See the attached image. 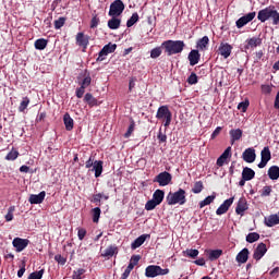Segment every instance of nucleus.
I'll return each instance as SVG.
<instances>
[{"label":"nucleus","mask_w":279,"mask_h":279,"mask_svg":"<svg viewBox=\"0 0 279 279\" xmlns=\"http://www.w3.org/2000/svg\"><path fill=\"white\" fill-rule=\"evenodd\" d=\"M184 47H186L184 40L168 39L162 41L163 53L168 58H171V56H178L179 53H182V51H184Z\"/></svg>","instance_id":"obj_1"},{"label":"nucleus","mask_w":279,"mask_h":279,"mask_svg":"<svg viewBox=\"0 0 279 279\" xmlns=\"http://www.w3.org/2000/svg\"><path fill=\"white\" fill-rule=\"evenodd\" d=\"M166 202L168 206H175V204L184 206L186 204V191L179 189L177 192H169Z\"/></svg>","instance_id":"obj_2"},{"label":"nucleus","mask_w":279,"mask_h":279,"mask_svg":"<svg viewBox=\"0 0 279 279\" xmlns=\"http://www.w3.org/2000/svg\"><path fill=\"white\" fill-rule=\"evenodd\" d=\"M156 119L163 121L165 128H169L173 119V113H171V110H169V106H160L157 110Z\"/></svg>","instance_id":"obj_3"},{"label":"nucleus","mask_w":279,"mask_h":279,"mask_svg":"<svg viewBox=\"0 0 279 279\" xmlns=\"http://www.w3.org/2000/svg\"><path fill=\"white\" fill-rule=\"evenodd\" d=\"M169 274V268L162 269L160 266L150 265L145 269L146 278H156L158 276H167Z\"/></svg>","instance_id":"obj_4"},{"label":"nucleus","mask_w":279,"mask_h":279,"mask_svg":"<svg viewBox=\"0 0 279 279\" xmlns=\"http://www.w3.org/2000/svg\"><path fill=\"white\" fill-rule=\"evenodd\" d=\"M93 169L90 171H95V178H100L101 173H104V161L101 160H93V157H89V159L85 162L86 169Z\"/></svg>","instance_id":"obj_5"},{"label":"nucleus","mask_w":279,"mask_h":279,"mask_svg":"<svg viewBox=\"0 0 279 279\" xmlns=\"http://www.w3.org/2000/svg\"><path fill=\"white\" fill-rule=\"evenodd\" d=\"M114 51H117V44L109 43L105 45L99 51L96 62H104V60H106V57L110 53H114Z\"/></svg>","instance_id":"obj_6"},{"label":"nucleus","mask_w":279,"mask_h":279,"mask_svg":"<svg viewBox=\"0 0 279 279\" xmlns=\"http://www.w3.org/2000/svg\"><path fill=\"white\" fill-rule=\"evenodd\" d=\"M125 10V4L121 0H114L110 4L109 16H121Z\"/></svg>","instance_id":"obj_7"},{"label":"nucleus","mask_w":279,"mask_h":279,"mask_svg":"<svg viewBox=\"0 0 279 279\" xmlns=\"http://www.w3.org/2000/svg\"><path fill=\"white\" fill-rule=\"evenodd\" d=\"M173 180V177L168 171L160 172L155 177L153 182H157L159 186H169L171 184V181Z\"/></svg>","instance_id":"obj_8"},{"label":"nucleus","mask_w":279,"mask_h":279,"mask_svg":"<svg viewBox=\"0 0 279 279\" xmlns=\"http://www.w3.org/2000/svg\"><path fill=\"white\" fill-rule=\"evenodd\" d=\"M269 160H271V150H269V146H266L260 151V162L257 165L258 169H265Z\"/></svg>","instance_id":"obj_9"},{"label":"nucleus","mask_w":279,"mask_h":279,"mask_svg":"<svg viewBox=\"0 0 279 279\" xmlns=\"http://www.w3.org/2000/svg\"><path fill=\"white\" fill-rule=\"evenodd\" d=\"M250 209V205L247 204V198L245 196H241L236 203L235 214L243 217L245 215V210Z\"/></svg>","instance_id":"obj_10"},{"label":"nucleus","mask_w":279,"mask_h":279,"mask_svg":"<svg viewBox=\"0 0 279 279\" xmlns=\"http://www.w3.org/2000/svg\"><path fill=\"white\" fill-rule=\"evenodd\" d=\"M254 19H256V12L247 13V14L243 15L242 17H240L235 22V25H236L238 29H241L242 27H245V25H247V23H252V21H254Z\"/></svg>","instance_id":"obj_11"},{"label":"nucleus","mask_w":279,"mask_h":279,"mask_svg":"<svg viewBox=\"0 0 279 279\" xmlns=\"http://www.w3.org/2000/svg\"><path fill=\"white\" fill-rule=\"evenodd\" d=\"M232 204H234V196L226 199L216 210V215L221 216V215H226V213H228V210H230V206H232Z\"/></svg>","instance_id":"obj_12"},{"label":"nucleus","mask_w":279,"mask_h":279,"mask_svg":"<svg viewBox=\"0 0 279 279\" xmlns=\"http://www.w3.org/2000/svg\"><path fill=\"white\" fill-rule=\"evenodd\" d=\"M90 37L88 35H84V33H77L76 34V45L78 47L83 48V51H86L88 49Z\"/></svg>","instance_id":"obj_13"},{"label":"nucleus","mask_w":279,"mask_h":279,"mask_svg":"<svg viewBox=\"0 0 279 279\" xmlns=\"http://www.w3.org/2000/svg\"><path fill=\"white\" fill-rule=\"evenodd\" d=\"M13 247H15V252H23L29 245V240L22 239V238H15L12 241Z\"/></svg>","instance_id":"obj_14"},{"label":"nucleus","mask_w":279,"mask_h":279,"mask_svg":"<svg viewBox=\"0 0 279 279\" xmlns=\"http://www.w3.org/2000/svg\"><path fill=\"white\" fill-rule=\"evenodd\" d=\"M265 254H267V244L262 242L255 248V251L253 253V258L255 260H260V258H263V256H265Z\"/></svg>","instance_id":"obj_15"},{"label":"nucleus","mask_w":279,"mask_h":279,"mask_svg":"<svg viewBox=\"0 0 279 279\" xmlns=\"http://www.w3.org/2000/svg\"><path fill=\"white\" fill-rule=\"evenodd\" d=\"M187 60L191 66H195V64H199V60H202V54L199 53V50L197 49L191 50L187 56Z\"/></svg>","instance_id":"obj_16"},{"label":"nucleus","mask_w":279,"mask_h":279,"mask_svg":"<svg viewBox=\"0 0 279 279\" xmlns=\"http://www.w3.org/2000/svg\"><path fill=\"white\" fill-rule=\"evenodd\" d=\"M242 158L244 162H248V163L254 162V160H256V149L246 148L242 154Z\"/></svg>","instance_id":"obj_17"},{"label":"nucleus","mask_w":279,"mask_h":279,"mask_svg":"<svg viewBox=\"0 0 279 279\" xmlns=\"http://www.w3.org/2000/svg\"><path fill=\"white\" fill-rule=\"evenodd\" d=\"M218 51L222 56V58H225V60H228V57L232 54V45L228 43H221Z\"/></svg>","instance_id":"obj_18"},{"label":"nucleus","mask_w":279,"mask_h":279,"mask_svg":"<svg viewBox=\"0 0 279 279\" xmlns=\"http://www.w3.org/2000/svg\"><path fill=\"white\" fill-rule=\"evenodd\" d=\"M263 45V39L260 37H252L246 39V45L244 49H256V47H260Z\"/></svg>","instance_id":"obj_19"},{"label":"nucleus","mask_w":279,"mask_h":279,"mask_svg":"<svg viewBox=\"0 0 279 279\" xmlns=\"http://www.w3.org/2000/svg\"><path fill=\"white\" fill-rule=\"evenodd\" d=\"M229 135H230V141H231V145H234V143H236V141H241V138H243V130L241 129H232L229 131Z\"/></svg>","instance_id":"obj_20"},{"label":"nucleus","mask_w":279,"mask_h":279,"mask_svg":"<svg viewBox=\"0 0 279 279\" xmlns=\"http://www.w3.org/2000/svg\"><path fill=\"white\" fill-rule=\"evenodd\" d=\"M147 239H151L150 234H142L137 239H135L131 244V250H138Z\"/></svg>","instance_id":"obj_21"},{"label":"nucleus","mask_w":279,"mask_h":279,"mask_svg":"<svg viewBox=\"0 0 279 279\" xmlns=\"http://www.w3.org/2000/svg\"><path fill=\"white\" fill-rule=\"evenodd\" d=\"M47 193L41 191L39 194H32L28 198L29 204H43L45 202V197Z\"/></svg>","instance_id":"obj_22"},{"label":"nucleus","mask_w":279,"mask_h":279,"mask_svg":"<svg viewBox=\"0 0 279 279\" xmlns=\"http://www.w3.org/2000/svg\"><path fill=\"white\" fill-rule=\"evenodd\" d=\"M274 9L266 8L258 12L257 19L260 21V23H265L266 21H269L271 19V12Z\"/></svg>","instance_id":"obj_23"},{"label":"nucleus","mask_w":279,"mask_h":279,"mask_svg":"<svg viewBox=\"0 0 279 279\" xmlns=\"http://www.w3.org/2000/svg\"><path fill=\"white\" fill-rule=\"evenodd\" d=\"M250 258V250L248 248H243L240 251L235 257L236 263H240L241 265L247 263Z\"/></svg>","instance_id":"obj_24"},{"label":"nucleus","mask_w":279,"mask_h":279,"mask_svg":"<svg viewBox=\"0 0 279 279\" xmlns=\"http://www.w3.org/2000/svg\"><path fill=\"white\" fill-rule=\"evenodd\" d=\"M264 223H265V226H267V228H274V226H278V223H279L278 214H272V215L268 216L267 218H265Z\"/></svg>","instance_id":"obj_25"},{"label":"nucleus","mask_w":279,"mask_h":279,"mask_svg":"<svg viewBox=\"0 0 279 279\" xmlns=\"http://www.w3.org/2000/svg\"><path fill=\"white\" fill-rule=\"evenodd\" d=\"M210 43V39L208 36H204L203 38L198 39L196 43V48L198 51H206L208 49V44Z\"/></svg>","instance_id":"obj_26"},{"label":"nucleus","mask_w":279,"mask_h":279,"mask_svg":"<svg viewBox=\"0 0 279 279\" xmlns=\"http://www.w3.org/2000/svg\"><path fill=\"white\" fill-rule=\"evenodd\" d=\"M63 123H64L65 130L68 132H71V130H73V128L75 125V122L73 121V118H71V114H69V112L64 113Z\"/></svg>","instance_id":"obj_27"},{"label":"nucleus","mask_w":279,"mask_h":279,"mask_svg":"<svg viewBox=\"0 0 279 279\" xmlns=\"http://www.w3.org/2000/svg\"><path fill=\"white\" fill-rule=\"evenodd\" d=\"M221 256H223V250H221V248L210 250L208 252V258L211 262L219 260V258H221Z\"/></svg>","instance_id":"obj_28"},{"label":"nucleus","mask_w":279,"mask_h":279,"mask_svg":"<svg viewBox=\"0 0 279 279\" xmlns=\"http://www.w3.org/2000/svg\"><path fill=\"white\" fill-rule=\"evenodd\" d=\"M255 175H256V172L252 168H248V167L243 168L242 178L244 180H247L250 182V180H254Z\"/></svg>","instance_id":"obj_29"},{"label":"nucleus","mask_w":279,"mask_h":279,"mask_svg":"<svg viewBox=\"0 0 279 279\" xmlns=\"http://www.w3.org/2000/svg\"><path fill=\"white\" fill-rule=\"evenodd\" d=\"M114 254H119V248L114 245H110L109 247H107L104 251L101 256H104L105 258H110V257L114 256Z\"/></svg>","instance_id":"obj_30"},{"label":"nucleus","mask_w":279,"mask_h":279,"mask_svg":"<svg viewBox=\"0 0 279 279\" xmlns=\"http://www.w3.org/2000/svg\"><path fill=\"white\" fill-rule=\"evenodd\" d=\"M165 199V191L156 190L153 194V201L156 202L158 205L162 204Z\"/></svg>","instance_id":"obj_31"},{"label":"nucleus","mask_w":279,"mask_h":279,"mask_svg":"<svg viewBox=\"0 0 279 279\" xmlns=\"http://www.w3.org/2000/svg\"><path fill=\"white\" fill-rule=\"evenodd\" d=\"M108 27L109 29H119L121 27V19L112 16V19L108 21Z\"/></svg>","instance_id":"obj_32"},{"label":"nucleus","mask_w":279,"mask_h":279,"mask_svg":"<svg viewBox=\"0 0 279 279\" xmlns=\"http://www.w3.org/2000/svg\"><path fill=\"white\" fill-rule=\"evenodd\" d=\"M268 178L270 180H278L279 179V167L278 166H271L268 169Z\"/></svg>","instance_id":"obj_33"},{"label":"nucleus","mask_w":279,"mask_h":279,"mask_svg":"<svg viewBox=\"0 0 279 279\" xmlns=\"http://www.w3.org/2000/svg\"><path fill=\"white\" fill-rule=\"evenodd\" d=\"M162 51H165V48H162V43L160 46L153 48L150 50V58L153 60H156V58H160V56H162Z\"/></svg>","instance_id":"obj_34"},{"label":"nucleus","mask_w":279,"mask_h":279,"mask_svg":"<svg viewBox=\"0 0 279 279\" xmlns=\"http://www.w3.org/2000/svg\"><path fill=\"white\" fill-rule=\"evenodd\" d=\"M48 40L45 38L37 39L35 41V49L38 51H44V49H47Z\"/></svg>","instance_id":"obj_35"},{"label":"nucleus","mask_w":279,"mask_h":279,"mask_svg":"<svg viewBox=\"0 0 279 279\" xmlns=\"http://www.w3.org/2000/svg\"><path fill=\"white\" fill-rule=\"evenodd\" d=\"M217 196L215 194L207 196L204 201H201L198 206L199 208H204L205 206H210L215 202Z\"/></svg>","instance_id":"obj_36"},{"label":"nucleus","mask_w":279,"mask_h":279,"mask_svg":"<svg viewBox=\"0 0 279 279\" xmlns=\"http://www.w3.org/2000/svg\"><path fill=\"white\" fill-rule=\"evenodd\" d=\"M101 199L108 201V199H110V196H109L108 194L105 195L104 193L94 194L92 202H93L94 204H101Z\"/></svg>","instance_id":"obj_37"},{"label":"nucleus","mask_w":279,"mask_h":279,"mask_svg":"<svg viewBox=\"0 0 279 279\" xmlns=\"http://www.w3.org/2000/svg\"><path fill=\"white\" fill-rule=\"evenodd\" d=\"M84 101L88 104L90 108H93V106H97V98H95L90 93L85 94Z\"/></svg>","instance_id":"obj_38"},{"label":"nucleus","mask_w":279,"mask_h":279,"mask_svg":"<svg viewBox=\"0 0 279 279\" xmlns=\"http://www.w3.org/2000/svg\"><path fill=\"white\" fill-rule=\"evenodd\" d=\"M260 239V234L258 232H251L246 235V243H256Z\"/></svg>","instance_id":"obj_39"},{"label":"nucleus","mask_w":279,"mask_h":279,"mask_svg":"<svg viewBox=\"0 0 279 279\" xmlns=\"http://www.w3.org/2000/svg\"><path fill=\"white\" fill-rule=\"evenodd\" d=\"M93 222L99 223V217H101V208L95 207L92 209Z\"/></svg>","instance_id":"obj_40"},{"label":"nucleus","mask_w":279,"mask_h":279,"mask_svg":"<svg viewBox=\"0 0 279 279\" xmlns=\"http://www.w3.org/2000/svg\"><path fill=\"white\" fill-rule=\"evenodd\" d=\"M202 191H204V182L202 181H196L194 183V186L192 189V193H194L195 195L202 193Z\"/></svg>","instance_id":"obj_41"},{"label":"nucleus","mask_w":279,"mask_h":279,"mask_svg":"<svg viewBox=\"0 0 279 279\" xmlns=\"http://www.w3.org/2000/svg\"><path fill=\"white\" fill-rule=\"evenodd\" d=\"M134 128H136V122H134V119L130 120V125L128 131L124 134V138H130L134 132Z\"/></svg>","instance_id":"obj_42"},{"label":"nucleus","mask_w":279,"mask_h":279,"mask_svg":"<svg viewBox=\"0 0 279 279\" xmlns=\"http://www.w3.org/2000/svg\"><path fill=\"white\" fill-rule=\"evenodd\" d=\"M184 256H189V258H197L199 256V251L196 248H187L186 251H183Z\"/></svg>","instance_id":"obj_43"},{"label":"nucleus","mask_w":279,"mask_h":279,"mask_svg":"<svg viewBox=\"0 0 279 279\" xmlns=\"http://www.w3.org/2000/svg\"><path fill=\"white\" fill-rule=\"evenodd\" d=\"M43 276H45V268L29 274L27 279H43Z\"/></svg>","instance_id":"obj_44"},{"label":"nucleus","mask_w":279,"mask_h":279,"mask_svg":"<svg viewBox=\"0 0 279 279\" xmlns=\"http://www.w3.org/2000/svg\"><path fill=\"white\" fill-rule=\"evenodd\" d=\"M138 13H133L126 22V27H133V25H136V23H138Z\"/></svg>","instance_id":"obj_45"},{"label":"nucleus","mask_w":279,"mask_h":279,"mask_svg":"<svg viewBox=\"0 0 279 279\" xmlns=\"http://www.w3.org/2000/svg\"><path fill=\"white\" fill-rule=\"evenodd\" d=\"M27 106H29V98L24 97L19 106V112H25V110H27Z\"/></svg>","instance_id":"obj_46"},{"label":"nucleus","mask_w":279,"mask_h":279,"mask_svg":"<svg viewBox=\"0 0 279 279\" xmlns=\"http://www.w3.org/2000/svg\"><path fill=\"white\" fill-rule=\"evenodd\" d=\"M85 274H86V269L78 268L73 271L72 279H82V276H84Z\"/></svg>","instance_id":"obj_47"},{"label":"nucleus","mask_w":279,"mask_h":279,"mask_svg":"<svg viewBox=\"0 0 279 279\" xmlns=\"http://www.w3.org/2000/svg\"><path fill=\"white\" fill-rule=\"evenodd\" d=\"M64 23H66V17H59L54 21V29H62V27H64Z\"/></svg>","instance_id":"obj_48"},{"label":"nucleus","mask_w":279,"mask_h":279,"mask_svg":"<svg viewBox=\"0 0 279 279\" xmlns=\"http://www.w3.org/2000/svg\"><path fill=\"white\" fill-rule=\"evenodd\" d=\"M99 23H101V21L99 20V16L94 15L90 20V25H89L90 29L97 28L99 26Z\"/></svg>","instance_id":"obj_49"},{"label":"nucleus","mask_w":279,"mask_h":279,"mask_svg":"<svg viewBox=\"0 0 279 279\" xmlns=\"http://www.w3.org/2000/svg\"><path fill=\"white\" fill-rule=\"evenodd\" d=\"M197 82H198L197 74L195 72H192L191 75L187 77V84L193 86L197 84Z\"/></svg>","instance_id":"obj_50"},{"label":"nucleus","mask_w":279,"mask_h":279,"mask_svg":"<svg viewBox=\"0 0 279 279\" xmlns=\"http://www.w3.org/2000/svg\"><path fill=\"white\" fill-rule=\"evenodd\" d=\"M14 206L9 207L8 214L4 216L5 221H12L14 219Z\"/></svg>","instance_id":"obj_51"},{"label":"nucleus","mask_w":279,"mask_h":279,"mask_svg":"<svg viewBox=\"0 0 279 279\" xmlns=\"http://www.w3.org/2000/svg\"><path fill=\"white\" fill-rule=\"evenodd\" d=\"M156 206H159L156 201L150 199L145 204V210H154Z\"/></svg>","instance_id":"obj_52"},{"label":"nucleus","mask_w":279,"mask_h":279,"mask_svg":"<svg viewBox=\"0 0 279 279\" xmlns=\"http://www.w3.org/2000/svg\"><path fill=\"white\" fill-rule=\"evenodd\" d=\"M271 195V185H266L260 192V197H269Z\"/></svg>","instance_id":"obj_53"},{"label":"nucleus","mask_w":279,"mask_h":279,"mask_svg":"<svg viewBox=\"0 0 279 279\" xmlns=\"http://www.w3.org/2000/svg\"><path fill=\"white\" fill-rule=\"evenodd\" d=\"M247 108H250V100L242 101L238 105V110L242 112H247Z\"/></svg>","instance_id":"obj_54"},{"label":"nucleus","mask_w":279,"mask_h":279,"mask_svg":"<svg viewBox=\"0 0 279 279\" xmlns=\"http://www.w3.org/2000/svg\"><path fill=\"white\" fill-rule=\"evenodd\" d=\"M270 19H272V25H279V13L277 10L272 9Z\"/></svg>","instance_id":"obj_55"},{"label":"nucleus","mask_w":279,"mask_h":279,"mask_svg":"<svg viewBox=\"0 0 279 279\" xmlns=\"http://www.w3.org/2000/svg\"><path fill=\"white\" fill-rule=\"evenodd\" d=\"M19 158L17 150H11L7 156L5 160H16Z\"/></svg>","instance_id":"obj_56"},{"label":"nucleus","mask_w":279,"mask_h":279,"mask_svg":"<svg viewBox=\"0 0 279 279\" xmlns=\"http://www.w3.org/2000/svg\"><path fill=\"white\" fill-rule=\"evenodd\" d=\"M93 78L90 77V75L88 74L87 76H85L81 83V86H83V88H88V85L92 84Z\"/></svg>","instance_id":"obj_57"},{"label":"nucleus","mask_w":279,"mask_h":279,"mask_svg":"<svg viewBox=\"0 0 279 279\" xmlns=\"http://www.w3.org/2000/svg\"><path fill=\"white\" fill-rule=\"evenodd\" d=\"M54 260L59 264V265H66V258L60 254L54 256Z\"/></svg>","instance_id":"obj_58"},{"label":"nucleus","mask_w":279,"mask_h":279,"mask_svg":"<svg viewBox=\"0 0 279 279\" xmlns=\"http://www.w3.org/2000/svg\"><path fill=\"white\" fill-rule=\"evenodd\" d=\"M84 93H86V87L82 86L76 89L77 99H82L84 97Z\"/></svg>","instance_id":"obj_59"},{"label":"nucleus","mask_w":279,"mask_h":279,"mask_svg":"<svg viewBox=\"0 0 279 279\" xmlns=\"http://www.w3.org/2000/svg\"><path fill=\"white\" fill-rule=\"evenodd\" d=\"M157 138L159 143H167V134L162 133V130H159Z\"/></svg>","instance_id":"obj_60"},{"label":"nucleus","mask_w":279,"mask_h":279,"mask_svg":"<svg viewBox=\"0 0 279 279\" xmlns=\"http://www.w3.org/2000/svg\"><path fill=\"white\" fill-rule=\"evenodd\" d=\"M77 236L80 241H84V238L86 236V229L80 228L77 231Z\"/></svg>","instance_id":"obj_61"},{"label":"nucleus","mask_w":279,"mask_h":279,"mask_svg":"<svg viewBox=\"0 0 279 279\" xmlns=\"http://www.w3.org/2000/svg\"><path fill=\"white\" fill-rule=\"evenodd\" d=\"M221 130H223V128L217 126V128L215 129V131L211 133V140L217 138V136H219V134H221Z\"/></svg>","instance_id":"obj_62"},{"label":"nucleus","mask_w":279,"mask_h":279,"mask_svg":"<svg viewBox=\"0 0 279 279\" xmlns=\"http://www.w3.org/2000/svg\"><path fill=\"white\" fill-rule=\"evenodd\" d=\"M262 93L269 95L271 93V85H262Z\"/></svg>","instance_id":"obj_63"},{"label":"nucleus","mask_w":279,"mask_h":279,"mask_svg":"<svg viewBox=\"0 0 279 279\" xmlns=\"http://www.w3.org/2000/svg\"><path fill=\"white\" fill-rule=\"evenodd\" d=\"M138 260H141V255H133L131 257L130 263L133 264L136 267V265H138Z\"/></svg>","instance_id":"obj_64"}]
</instances>
